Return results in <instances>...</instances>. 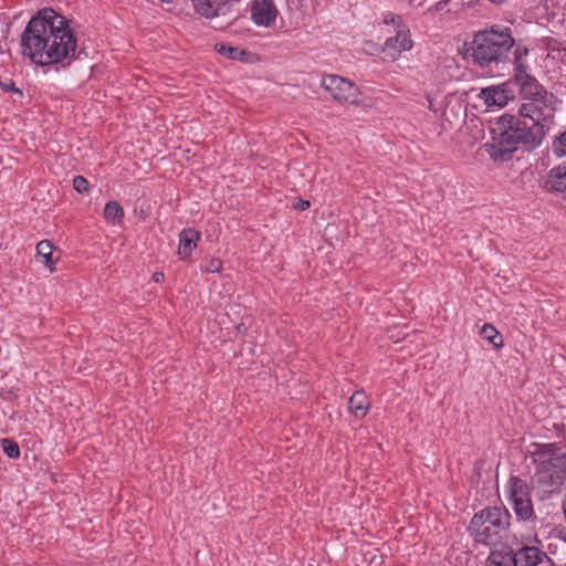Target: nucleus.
Listing matches in <instances>:
<instances>
[{"mask_svg":"<svg viewBox=\"0 0 566 566\" xmlns=\"http://www.w3.org/2000/svg\"><path fill=\"white\" fill-rule=\"evenodd\" d=\"M3 452L11 459L20 457V449L17 442L10 439H2L1 441Z\"/></svg>","mask_w":566,"mask_h":566,"instance_id":"nucleus-22","label":"nucleus"},{"mask_svg":"<svg viewBox=\"0 0 566 566\" xmlns=\"http://www.w3.org/2000/svg\"><path fill=\"white\" fill-rule=\"evenodd\" d=\"M324 238L328 241H331L335 237V227L333 224H328L324 229Z\"/></svg>","mask_w":566,"mask_h":566,"instance_id":"nucleus-27","label":"nucleus"},{"mask_svg":"<svg viewBox=\"0 0 566 566\" xmlns=\"http://www.w3.org/2000/svg\"><path fill=\"white\" fill-rule=\"evenodd\" d=\"M244 350H248L249 354H254V346L252 344H249L247 347L245 346H242L241 348V353H243Z\"/></svg>","mask_w":566,"mask_h":566,"instance_id":"nucleus-34","label":"nucleus"},{"mask_svg":"<svg viewBox=\"0 0 566 566\" xmlns=\"http://www.w3.org/2000/svg\"><path fill=\"white\" fill-rule=\"evenodd\" d=\"M554 98H534L522 104L520 115L528 119L531 124L543 125L547 118L553 116Z\"/></svg>","mask_w":566,"mask_h":566,"instance_id":"nucleus-8","label":"nucleus"},{"mask_svg":"<svg viewBox=\"0 0 566 566\" xmlns=\"http://www.w3.org/2000/svg\"><path fill=\"white\" fill-rule=\"evenodd\" d=\"M153 280H154V282H155V283H159L160 281H163V280H164V273H161V272H155V273L153 274Z\"/></svg>","mask_w":566,"mask_h":566,"instance_id":"nucleus-33","label":"nucleus"},{"mask_svg":"<svg viewBox=\"0 0 566 566\" xmlns=\"http://www.w3.org/2000/svg\"><path fill=\"white\" fill-rule=\"evenodd\" d=\"M219 52L228 55L231 59H235L238 49L222 44L220 45Z\"/></svg>","mask_w":566,"mask_h":566,"instance_id":"nucleus-24","label":"nucleus"},{"mask_svg":"<svg viewBox=\"0 0 566 566\" xmlns=\"http://www.w3.org/2000/svg\"><path fill=\"white\" fill-rule=\"evenodd\" d=\"M563 512H564L565 522H566V499L563 501Z\"/></svg>","mask_w":566,"mask_h":566,"instance_id":"nucleus-36","label":"nucleus"},{"mask_svg":"<svg viewBox=\"0 0 566 566\" xmlns=\"http://www.w3.org/2000/svg\"><path fill=\"white\" fill-rule=\"evenodd\" d=\"M546 187L549 191L563 192L566 190V163L548 171Z\"/></svg>","mask_w":566,"mask_h":566,"instance_id":"nucleus-16","label":"nucleus"},{"mask_svg":"<svg viewBox=\"0 0 566 566\" xmlns=\"http://www.w3.org/2000/svg\"><path fill=\"white\" fill-rule=\"evenodd\" d=\"M513 45L514 39L507 28L492 27L490 30H482L474 34L472 56L481 66L506 62Z\"/></svg>","mask_w":566,"mask_h":566,"instance_id":"nucleus-4","label":"nucleus"},{"mask_svg":"<svg viewBox=\"0 0 566 566\" xmlns=\"http://www.w3.org/2000/svg\"><path fill=\"white\" fill-rule=\"evenodd\" d=\"M293 207L296 210L303 211V210H306L310 207V201L303 200V199H298L297 201H295L293 203Z\"/></svg>","mask_w":566,"mask_h":566,"instance_id":"nucleus-26","label":"nucleus"},{"mask_svg":"<svg viewBox=\"0 0 566 566\" xmlns=\"http://www.w3.org/2000/svg\"><path fill=\"white\" fill-rule=\"evenodd\" d=\"M36 255L43 259L44 264L50 269H53V244L49 240H42L36 244Z\"/></svg>","mask_w":566,"mask_h":566,"instance_id":"nucleus-19","label":"nucleus"},{"mask_svg":"<svg viewBox=\"0 0 566 566\" xmlns=\"http://www.w3.org/2000/svg\"><path fill=\"white\" fill-rule=\"evenodd\" d=\"M492 143L486 144L494 160L507 161L513 157L518 144L535 149L545 136L544 125L531 124L514 115L505 114L497 118L492 129Z\"/></svg>","mask_w":566,"mask_h":566,"instance_id":"nucleus-2","label":"nucleus"},{"mask_svg":"<svg viewBox=\"0 0 566 566\" xmlns=\"http://www.w3.org/2000/svg\"><path fill=\"white\" fill-rule=\"evenodd\" d=\"M449 0H442L440 3H447Z\"/></svg>","mask_w":566,"mask_h":566,"instance_id":"nucleus-38","label":"nucleus"},{"mask_svg":"<svg viewBox=\"0 0 566 566\" xmlns=\"http://www.w3.org/2000/svg\"><path fill=\"white\" fill-rule=\"evenodd\" d=\"M3 88L7 92H15V93L22 95V92L19 88L15 87V84L13 83L12 80H9V83L3 84Z\"/></svg>","mask_w":566,"mask_h":566,"instance_id":"nucleus-30","label":"nucleus"},{"mask_svg":"<svg viewBox=\"0 0 566 566\" xmlns=\"http://www.w3.org/2000/svg\"><path fill=\"white\" fill-rule=\"evenodd\" d=\"M496 566H509V565H504V564L500 563Z\"/></svg>","mask_w":566,"mask_h":566,"instance_id":"nucleus-37","label":"nucleus"},{"mask_svg":"<svg viewBox=\"0 0 566 566\" xmlns=\"http://www.w3.org/2000/svg\"><path fill=\"white\" fill-rule=\"evenodd\" d=\"M510 499L518 521L527 522L535 518L527 483L518 476L510 479Z\"/></svg>","mask_w":566,"mask_h":566,"instance_id":"nucleus-6","label":"nucleus"},{"mask_svg":"<svg viewBox=\"0 0 566 566\" xmlns=\"http://www.w3.org/2000/svg\"><path fill=\"white\" fill-rule=\"evenodd\" d=\"M235 332H237V334L244 335V334H247V332H248V327L245 326V324H244V323H240V324H238V325L235 326Z\"/></svg>","mask_w":566,"mask_h":566,"instance_id":"nucleus-32","label":"nucleus"},{"mask_svg":"<svg viewBox=\"0 0 566 566\" xmlns=\"http://www.w3.org/2000/svg\"><path fill=\"white\" fill-rule=\"evenodd\" d=\"M510 559L514 566H537L544 558L549 560L547 554L536 546L522 545L516 549H511Z\"/></svg>","mask_w":566,"mask_h":566,"instance_id":"nucleus-11","label":"nucleus"},{"mask_svg":"<svg viewBox=\"0 0 566 566\" xmlns=\"http://www.w3.org/2000/svg\"><path fill=\"white\" fill-rule=\"evenodd\" d=\"M222 262L219 259H212L210 260L207 271L208 272H218L221 269Z\"/></svg>","mask_w":566,"mask_h":566,"instance_id":"nucleus-25","label":"nucleus"},{"mask_svg":"<svg viewBox=\"0 0 566 566\" xmlns=\"http://www.w3.org/2000/svg\"><path fill=\"white\" fill-rule=\"evenodd\" d=\"M528 451L530 458L536 464L533 484L544 494L560 491L566 481V451L557 443H533Z\"/></svg>","mask_w":566,"mask_h":566,"instance_id":"nucleus-3","label":"nucleus"},{"mask_svg":"<svg viewBox=\"0 0 566 566\" xmlns=\"http://www.w3.org/2000/svg\"><path fill=\"white\" fill-rule=\"evenodd\" d=\"M528 53V50L526 48H520L517 46L514 54H515V66L517 65V56L521 57V63H524L522 57L523 55H527Z\"/></svg>","mask_w":566,"mask_h":566,"instance_id":"nucleus-29","label":"nucleus"},{"mask_svg":"<svg viewBox=\"0 0 566 566\" xmlns=\"http://www.w3.org/2000/svg\"><path fill=\"white\" fill-rule=\"evenodd\" d=\"M412 48V40L410 39L409 30L405 27L397 30L395 36H390L386 40L382 53L384 59L389 61H396L402 51H408Z\"/></svg>","mask_w":566,"mask_h":566,"instance_id":"nucleus-10","label":"nucleus"},{"mask_svg":"<svg viewBox=\"0 0 566 566\" xmlns=\"http://www.w3.org/2000/svg\"><path fill=\"white\" fill-rule=\"evenodd\" d=\"M159 2L167 11H172L176 8V0H159Z\"/></svg>","mask_w":566,"mask_h":566,"instance_id":"nucleus-28","label":"nucleus"},{"mask_svg":"<svg viewBox=\"0 0 566 566\" xmlns=\"http://www.w3.org/2000/svg\"><path fill=\"white\" fill-rule=\"evenodd\" d=\"M277 14L273 0H253L251 3V19L256 25L270 27Z\"/></svg>","mask_w":566,"mask_h":566,"instance_id":"nucleus-12","label":"nucleus"},{"mask_svg":"<svg viewBox=\"0 0 566 566\" xmlns=\"http://www.w3.org/2000/svg\"><path fill=\"white\" fill-rule=\"evenodd\" d=\"M21 53L39 66L61 65L65 69L84 50L76 51L77 40L70 21L52 8L33 15L20 36Z\"/></svg>","mask_w":566,"mask_h":566,"instance_id":"nucleus-1","label":"nucleus"},{"mask_svg":"<svg viewBox=\"0 0 566 566\" xmlns=\"http://www.w3.org/2000/svg\"><path fill=\"white\" fill-rule=\"evenodd\" d=\"M195 10L206 18H213L226 14L229 9L228 2L220 3L219 0H192Z\"/></svg>","mask_w":566,"mask_h":566,"instance_id":"nucleus-13","label":"nucleus"},{"mask_svg":"<svg viewBox=\"0 0 566 566\" xmlns=\"http://www.w3.org/2000/svg\"><path fill=\"white\" fill-rule=\"evenodd\" d=\"M73 188L78 193H87L88 192V181L83 176H75L73 179Z\"/></svg>","mask_w":566,"mask_h":566,"instance_id":"nucleus-23","label":"nucleus"},{"mask_svg":"<svg viewBox=\"0 0 566 566\" xmlns=\"http://www.w3.org/2000/svg\"><path fill=\"white\" fill-rule=\"evenodd\" d=\"M200 237V232L192 228L184 229L179 233V259L188 258L192 253Z\"/></svg>","mask_w":566,"mask_h":566,"instance_id":"nucleus-14","label":"nucleus"},{"mask_svg":"<svg viewBox=\"0 0 566 566\" xmlns=\"http://www.w3.org/2000/svg\"><path fill=\"white\" fill-rule=\"evenodd\" d=\"M184 156H185V158H186L187 160H189V158H190V150H189V149L185 150V151H184Z\"/></svg>","mask_w":566,"mask_h":566,"instance_id":"nucleus-35","label":"nucleus"},{"mask_svg":"<svg viewBox=\"0 0 566 566\" xmlns=\"http://www.w3.org/2000/svg\"><path fill=\"white\" fill-rule=\"evenodd\" d=\"M552 149L557 157L566 156V130L554 139Z\"/></svg>","mask_w":566,"mask_h":566,"instance_id":"nucleus-21","label":"nucleus"},{"mask_svg":"<svg viewBox=\"0 0 566 566\" xmlns=\"http://www.w3.org/2000/svg\"><path fill=\"white\" fill-rule=\"evenodd\" d=\"M526 64L521 63V57L517 56L516 73L514 82L520 86V94L525 99L536 98H554V95L548 93L538 81L526 72Z\"/></svg>","mask_w":566,"mask_h":566,"instance_id":"nucleus-7","label":"nucleus"},{"mask_svg":"<svg viewBox=\"0 0 566 566\" xmlns=\"http://www.w3.org/2000/svg\"><path fill=\"white\" fill-rule=\"evenodd\" d=\"M322 86L329 92L338 102L356 103V87L348 80L338 75H325L322 78Z\"/></svg>","mask_w":566,"mask_h":566,"instance_id":"nucleus-9","label":"nucleus"},{"mask_svg":"<svg viewBox=\"0 0 566 566\" xmlns=\"http://www.w3.org/2000/svg\"><path fill=\"white\" fill-rule=\"evenodd\" d=\"M401 21L400 17L399 15H396V14H392L390 15V18H386L385 19V23L386 24H389V23H392V24H399Z\"/></svg>","mask_w":566,"mask_h":566,"instance_id":"nucleus-31","label":"nucleus"},{"mask_svg":"<svg viewBox=\"0 0 566 566\" xmlns=\"http://www.w3.org/2000/svg\"><path fill=\"white\" fill-rule=\"evenodd\" d=\"M103 216L106 222L116 226L123 221L124 210L117 201L112 200L105 205Z\"/></svg>","mask_w":566,"mask_h":566,"instance_id":"nucleus-18","label":"nucleus"},{"mask_svg":"<svg viewBox=\"0 0 566 566\" xmlns=\"http://www.w3.org/2000/svg\"><path fill=\"white\" fill-rule=\"evenodd\" d=\"M511 524L510 512L502 506H491L475 513L468 531L475 542L496 545L504 537Z\"/></svg>","mask_w":566,"mask_h":566,"instance_id":"nucleus-5","label":"nucleus"},{"mask_svg":"<svg viewBox=\"0 0 566 566\" xmlns=\"http://www.w3.org/2000/svg\"><path fill=\"white\" fill-rule=\"evenodd\" d=\"M349 410L357 417H364L369 409V402L364 391H355L348 401Z\"/></svg>","mask_w":566,"mask_h":566,"instance_id":"nucleus-17","label":"nucleus"},{"mask_svg":"<svg viewBox=\"0 0 566 566\" xmlns=\"http://www.w3.org/2000/svg\"><path fill=\"white\" fill-rule=\"evenodd\" d=\"M481 335L495 347H500L503 344L502 335L491 324H484L482 326Z\"/></svg>","mask_w":566,"mask_h":566,"instance_id":"nucleus-20","label":"nucleus"},{"mask_svg":"<svg viewBox=\"0 0 566 566\" xmlns=\"http://www.w3.org/2000/svg\"><path fill=\"white\" fill-rule=\"evenodd\" d=\"M479 96L484 101L488 107H503L510 99L509 92L500 86L482 88Z\"/></svg>","mask_w":566,"mask_h":566,"instance_id":"nucleus-15","label":"nucleus"}]
</instances>
